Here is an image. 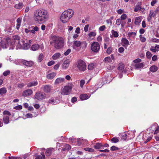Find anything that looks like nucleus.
Returning a JSON list of instances; mask_svg holds the SVG:
<instances>
[{
  "label": "nucleus",
  "mask_w": 159,
  "mask_h": 159,
  "mask_svg": "<svg viewBox=\"0 0 159 159\" xmlns=\"http://www.w3.org/2000/svg\"><path fill=\"white\" fill-rule=\"evenodd\" d=\"M85 83V81L84 80H81L80 81V87L82 88L83 87V85Z\"/></svg>",
  "instance_id": "nucleus-55"
},
{
  "label": "nucleus",
  "mask_w": 159,
  "mask_h": 159,
  "mask_svg": "<svg viewBox=\"0 0 159 159\" xmlns=\"http://www.w3.org/2000/svg\"><path fill=\"white\" fill-rule=\"evenodd\" d=\"M121 42L125 45H129V42L126 38H122L121 40Z\"/></svg>",
  "instance_id": "nucleus-32"
},
{
  "label": "nucleus",
  "mask_w": 159,
  "mask_h": 159,
  "mask_svg": "<svg viewBox=\"0 0 159 159\" xmlns=\"http://www.w3.org/2000/svg\"><path fill=\"white\" fill-rule=\"evenodd\" d=\"M8 158L9 159H19V157H9Z\"/></svg>",
  "instance_id": "nucleus-63"
},
{
  "label": "nucleus",
  "mask_w": 159,
  "mask_h": 159,
  "mask_svg": "<svg viewBox=\"0 0 159 159\" xmlns=\"http://www.w3.org/2000/svg\"><path fill=\"white\" fill-rule=\"evenodd\" d=\"M34 97L38 100L41 101L45 98L46 95L43 93L39 91L36 93Z\"/></svg>",
  "instance_id": "nucleus-7"
},
{
  "label": "nucleus",
  "mask_w": 159,
  "mask_h": 159,
  "mask_svg": "<svg viewBox=\"0 0 159 159\" xmlns=\"http://www.w3.org/2000/svg\"><path fill=\"white\" fill-rule=\"evenodd\" d=\"M69 146L68 144H66V147H65V148H63L62 150L63 151H64L66 150H67V151H68L69 150Z\"/></svg>",
  "instance_id": "nucleus-51"
},
{
  "label": "nucleus",
  "mask_w": 159,
  "mask_h": 159,
  "mask_svg": "<svg viewBox=\"0 0 159 159\" xmlns=\"http://www.w3.org/2000/svg\"><path fill=\"white\" fill-rule=\"evenodd\" d=\"M74 45L73 46V48L76 49V47H79L81 45V42L78 41H75L73 42Z\"/></svg>",
  "instance_id": "nucleus-17"
},
{
  "label": "nucleus",
  "mask_w": 159,
  "mask_h": 159,
  "mask_svg": "<svg viewBox=\"0 0 159 159\" xmlns=\"http://www.w3.org/2000/svg\"><path fill=\"white\" fill-rule=\"evenodd\" d=\"M116 23L117 25H119L121 23L120 20V19H117L116 20Z\"/></svg>",
  "instance_id": "nucleus-62"
},
{
  "label": "nucleus",
  "mask_w": 159,
  "mask_h": 159,
  "mask_svg": "<svg viewBox=\"0 0 159 159\" xmlns=\"http://www.w3.org/2000/svg\"><path fill=\"white\" fill-rule=\"evenodd\" d=\"M128 36L129 37L128 39H130L131 38H135V36L136 35V33L135 32H129L128 33Z\"/></svg>",
  "instance_id": "nucleus-20"
},
{
  "label": "nucleus",
  "mask_w": 159,
  "mask_h": 159,
  "mask_svg": "<svg viewBox=\"0 0 159 159\" xmlns=\"http://www.w3.org/2000/svg\"><path fill=\"white\" fill-rule=\"evenodd\" d=\"M39 30V28L37 26H35L31 30H29L28 29H25V32L26 33H28L29 32L31 33L34 34L35 33V31H37Z\"/></svg>",
  "instance_id": "nucleus-11"
},
{
  "label": "nucleus",
  "mask_w": 159,
  "mask_h": 159,
  "mask_svg": "<svg viewBox=\"0 0 159 159\" xmlns=\"http://www.w3.org/2000/svg\"><path fill=\"white\" fill-rule=\"evenodd\" d=\"M91 48L93 52H94L97 53L100 49V45L97 42H94L91 44Z\"/></svg>",
  "instance_id": "nucleus-6"
},
{
  "label": "nucleus",
  "mask_w": 159,
  "mask_h": 159,
  "mask_svg": "<svg viewBox=\"0 0 159 159\" xmlns=\"http://www.w3.org/2000/svg\"><path fill=\"white\" fill-rule=\"evenodd\" d=\"M10 71L9 70H7V71H5L3 73V75L4 76H6L7 75H8L10 73Z\"/></svg>",
  "instance_id": "nucleus-50"
},
{
  "label": "nucleus",
  "mask_w": 159,
  "mask_h": 159,
  "mask_svg": "<svg viewBox=\"0 0 159 159\" xmlns=\"http://www.w3.org/2000/svg\"><path fill=\"white\" fill-rule=\"evenodd\" d=\"M141 9V7L139 5H137L135 7L134 9V11L135 12H137L139 10H140Z\"/></svg>",
  "instance_id": "nucleus-44"
},
{
  "label": "nucleus",
  "mask_w": 159,
  "mask_h": 159,
  "mask_svg": "<svg viewBox=\"0 0 159 159\" xmlns=\"http://www.w3.org/2000/svg\"><path fill=\"white\" fill-rule=\"evenodd\" d=\"M20 39V37L18 35H15L13 37V41L15 43L17 44V47L18 48H20L22 46Z\"/></svg>",
  "instance_id": "nucleus-8"
},
{
  "label": "nucleus",
  "mask_w": 159,
  "mask_h": 159,
  "mask_svg": "<svg viewBox=\"0 0 159 159\" xmlns=\"http://www.w3.org/2000/svg\"><path fill=\"white\" fill-rule=\"evenodd\" d=\"M96 35V34L94 32H91L89 34V36L90 37H94Z\"/></svg>",
  "instance_id": "nucleus-45"
},
{
  "label": "nucleus",
  "mask_w": 159,
  "mask_h": 159,
  "mask_svg": "<svg viewBox=\"0 0 159 159\" xmlns=\"http://www.w3.org/2000/svg\"><path fill=\"white\" fill-rule=\"evenodd\" d=\"M34 16L35 20L38 23H43L48 20L49 14L45 9L38 10L34 12Z\"/></svg>",
  "instance_id": "nucleus-1"
},
{
  "label": "nucleus",
  "mask_w": 159,
  "mask_h": 159,
  "mask_svg": "<svg viewBox=\"0 0 159 159\" xmlns=\"http://www.w3.org/2000/svg\"><path fill=\"white\" fill-rule=\"evenodd\" d=\"M70 61L69 59L66 60L62 64V67L63 68L66 69L69 65Z\"/></svg>",
  "instance_id": "nucleus-18"
},
{
  "label": "nucleus",
  "mask_w": 159,
  "mask_h": 159,
  "mask_svg": "<svg viewBox=\"0 0 159 159\" xmlns=\"http://www.w3.org/2000/svg\"><path fill=\"white\" fill-rule=\"evenodd\" d=\"M124 51V48L122 47H120L118 49V52L120 53H122Z\"/></svg>",
  "instance_id": "nucleus-58"
},
{
  "label": "nucleus",
  "mask_w": 159,
  "mask_h": 159,
  "mask_svg": "<svg viewBox=\"0 0 159 159\" xmlns=\"http://www.w3.org/2000/svg\"><path fill=\"white\" fill-rule=\"evenodd\" d=\"M119 139L116 137H114L111 139V142L114 143H117L119 142Z\"/></svg>",
  "instance_id": "nucleus-41"
},
{
  "label": "nucleus",
  "mask_w": 159,
  "mask_h": 159,
  "mask_svg": "<svg viewBox=\"0 0 159 159\" xmlns=\"http://www.w3.org/2000/svg\"><path fill=\"white\" fill-rule=\"evenodd\" d=\"M103 61L107 63L111 62L112 61L111 57H105Z\"/></svg>",
  "instance_id": "nucleus-37"
},
{
  "label": "nucleus",
  "mask_w": 159,
  "mask_h": 159,
  "mask_svg": "<svg viewBox=\"0 0 159 159\" xmlns=\"http://www.w3.org/2000/svg\"><path fill=\"white\" fill-rule=\"evenodd\" d=\"M87 45V43H86L85 41H82L81 42V45L82 46V47L83 49H85Z\"/></svg>",
  "instance_id": "nucleus-36"
},
{
  "label": "nucleus",
  "mask_w": 159,
  "mask_h": 159,
  "mask_svg": "<svg viewBox=\"0 0 159 159\" xmlns=\"http://www.w3.org/2000/svg\"><path fill=\"white\" fill-rule=\"evenodd\" d=\"M51 86L49 85H46L43 86V90L45 93H49L51 91Z\"/></svg>",
  "instance_id": "nucleus-16"
},
{
  "label": "nucleus",
  "mask_w": 159,
  "mask_h": 159,
  "mask_svg": "<svg viewBox=\"0 0 159 159\" xmlns=\"http://www.w3.org/2000/svg\"><path fill=\"white\" fill-rule=\"evenodd\" d=\"M50 43L54 46L55 48L59 49L62 48L64 45L63 39L56 36H52L51 37Z\"/></svg>",
  "instance_id": "nucleus-2"
},
{
  "label": "nucleus",
  "mask_w": 159,
  "mask_h": 159,
  "mask_svg": "<svg viewBox=\"0 0 159 159\" xmlns=\"http://www.w3.org/2000/svg\"><path fill=\"white\" fill-rule=\"evenodd\" d=\"M111 33L116 38L118 36L119 34L116 31H115L114 30H111Z\"/></svg>",
  "instance_id": "nucleus-39"
},
{
  "label": "nucleus",
  "mask_w": 159,
  "mask_h": 159,
  "mask_svg": "<svg viewBox=\"0 0 159 159\" xmlns=\"http://www.w3.org/2000/svg\"><path fill=\"white\" fill-rule=\"evenodd\" d=\"M124 68V65L122 63H120L118 65V69L119 70L122 71Z\"/></svg>",
  "instance_id": "nucleus-31"
},
{
  "label": "nucleus",
  "mask_w": 159,
  "mask_h": 159,
  "mask_svg": "<svg viewBox=\"0 0 159 159\" xmlns=\"http://www.w3.org/2000/svg\"><path fill=\"white\" fill-rule=\"evenodd\" d=\"M105 28V26L104 25H103L99 27V30L101 31H102L104 30Z\"/></svg>",
  "instance_id": "nucleus-53"
},
{
  "label": "nucleus",
  "mask_w": 159,
  "mask_h": 159,
  "mask_svg": "<svg viewBox=\"0 0 159 159\" xmlns=\"http://www.w3.org/2000/svg\"><path fill=\"white\" fill-rule=\"evenodd\" d=\"M69 10L68 9V10L64 11L61 16L60 20L63 23L67 22L70 19V12L68 11Z\"/></svg>",
  "instance_id": "nucleus-3"
},
{
  "label": "nucleus",
  "mask_w": 159,
  "mask_h": 159,
  "mask_svg": "<svg viewBox=\"0 0 159 159\" xmlns=\"http://www.w3.org/2000/svg\"><path fill=\"white\" fill-rule=\"evenodd\" d=\"M7 90L5 88H2L0 89V94L2 95L6 93Z\"/></svg>",
  "instance_id": "nucleus-35"
},
{
  "label": "nucleus",
  "mask_w": 159,
  "mask_h": 159,
  "mask_svg": "<svg viewBox=\"0 0 159 159\" xmlns=\"http://www.w3.org/2000/svg\"><path fill=\"white\" fill-rule=\"evenodd\" d=\"M69 91L70 86H66L62 89L61 94L64 95H67L69 94Z\"/></svg>",
  "instance_id": "nucleus-9"
},
{
  "label": "nucleus",
  "mask_w": 159,
  "mask_h": 159,
  "mask_svg": "<svg viewBox=\"0 0 159 159\" xmlns=\"http://www.w3.org/2000/svg\"><path fill=\"white\" fill-rule=\"evenodd\" d=\"M157 13L154 11L153 10H151L150 11V13L149 14L147 18V20L148 21H150L152 19V17H155Z\"/></svg>",
  "instance_id": "nucleus-12"
},
{
  "label": "nucleus",
  "mask_w": 159,
  "mask_h": 159,
  "mask_svg": "<svg viewBox=\"0 0 159 159\" xmlns=\"http://www.w3.org/2000/svg\"><path fill=\"white\" fill-rule=\"evenodd\" d=\"M112 48L111 47H109L108 48H107V53L108 54H110L112 52Z\"/></svg>",
  "instance_id": "nucleus-46"
},
{
  "label": "nucleus",
  "mask_w": 159,
  "mask_h": 159,
  "mask_svg": "<svg viewBox=\"0 0 159 159\" xmlns=\"http://www.w3.org/2000/svg\"><path fill=\"white\" fill-rule=\"evenodd\" d=\"M141 21L140 18L139 17H137L135 19L134 23L136 25H139Z\"/></svg>",
  "instance_id": "nucleus-33"
},
{
  "label": "nucleus",
  "mask_w": 159,
  "mask_h": 159,
  "mask_svg": "<svg viewBox=\"0 0 159 159\" xmlns=\"http://www.w3.org/2000/svg\"><path fill=\"white\" fill-rule=\"evenodd\" d=\"M159 131V127H158L157 128H156L155 131L154 133V134H157Z\"/></svg>",
  "instance_id": "nucleus-64"
},
{
  "label": "nucleus",
  "mask_w": 159,
  "mask_h": 159,
  "mask_svg": "<svg viewBox=\"0 0 159 159\" xmlns=\"http://www.w3.org/2000/svg\"><path fill=\"white\" fill-rule=\"evenodd\" d=\"M143 66V63H138L135 64L134 67L135 69L141 68Z\"/></svg>",
  "instance_id": "nucleus-29"
},
{
  "label": "nucleus",
  "mask_w": 159,
  "mask_h": 159,
  "mask_svg": "<svg viewBox=\"0 0 159 159\" xmlns=\"http://www.w3.org/2000/svg\"><path fill=\"white\" fill-rule=\"evenodd\" d=\"M149 70L151 72H155L157 70L158 67L155 65H153L150 67Z\"/></svg>",
  "instance_id": "nucleus-24"
},
{
  "label": "nucleus",
  "mask_w": 159,
  "mask_h": 159,
  "mask_svg": "<svg viewBox=\"0 0 159 159\" xmlns=\"http://www.w3.org/2000/svg\"><path fill=\"white\" fill-rule=\"evenodd\" d=\"M146 55L147 57L148 58H151L152 56V55L151 53L150 52H149V51H148L146 52Z\"/></svg>",
  "instance_id": "nucleus-48"
},
{
  "label": "nucleus",
  "mask_w": 159,
  "mask_h": 159,
  "mask_svg": "<svg viewBox=\"0 0 159 159\" xmlns=\"http://www.w3.org/2000/svg\"><path fill=\"white\" fill-rule=\"evenodd\" d=\"M41 155H39L37 156L35 159H45V156L44 154L41 153Z\"/></svg>",
  "instance_id": "nucleus-34"
},
{
  "label": "nucleus",
  "mask_w": 159,
  "mask_h": 159,
  "mask_svg": "<svg viewBox=\"0 0 159 159\" xmlns=\"http://www.w3.org/2000/svg\"><path fill=\"white\" fill-rule=\"evenodd\" d=\"M127 18L126 15L125 14H123L121 16L120 18L121 20H124Z\"/></svg>",
  "instance_id": "nucleus-57"
},
{
  "label": "nucleus",
  "mask_w": 159,
  "mask_h": 159,
  "mask_svg": "<svg viewBox=\"0 0 159 159\" xmlns=\"http://www.w3.org/2000/svg\"><path fill=\"white\" fill-rule=\"evenodd\" d=\"M141 61V60L139 58L137 59L134 61V62L135 63H139Z\"/></svg>",
  "instance_id": "nucleus-56"
},
{
  "label": "nucleus",
  "mask_w": 159,
  "mask_h": 159,
  "mask_svg": "<svg viewBox=\"0 0 159 159\" xmlns=\"http://www.w3.org/2000/svg\"><path fill=\"white\" fill-rule=\"evenodd\" d=\"M140 41L142 43L145 42L146 41L145 38L142 35H140L139 36Z\"/></svg>",
  "instance_id": "nucleus-38"
},
{
  "label": "nucleus",
  "mask_w": 159,
  "mask_h": 159,
  "mask_svg": "<svg viewBox=\"0 0 159 159\" xmlns=\"http://www.w3.org/2000/svg\"><path fill=\"white\" fill-rule=\"evenodd\" d=\"M56 74L55 73L52 72L47 75V78L49 80H52L56 76Z\"/></svg>",
  "instance_id": "nucleus-19"
},
{
  "label": "nucleus",
  "mask_w": 159,
  "mask_h": 159,
  "mask_svg": "<svg viewBox=\"0 0 159 159\" xmlns=\"http://www.w3.org/2000/svg\"><path fill=\"white\" fill-rule=\"evenodd\" d=\"M11 39L9 38H7L1 40L0 46L3 48H6L8 47L9 45L12 44L11 43Z\"/></svg>",
  "instance_id": "nucleus-4"
},
{
  "label": "nucleus",
  "mask_w": 159,
  "mask_h": 159,
  "mask_svg": "<svg viewBox=\"0 0 159 159\" xmlns=\"http://www.w3.org/2000/svg\"><path fill=\"white\" fill-rule=\"evenodd\" d=\"M80 98L81 100H86L89 98L88 96L86 94H83L80 96Z\"/></svg>",
  "instance_id": "nucleus-25"
},
{
  "label": "nucleus",
  "mask_w": 159,
  "mask_h": 159,
  "mask_svg": "<svg viewBox=\"0 0 159 159\" xmlns=\"http://www.w3.org/2000/svg\"><path fill=\"white\" fill-rule=\"evenodd\" d=\"M77 67L80 70L84 71L86 68V65L84 61L80 60L78 61Z\"/></svg>",
  "instance_id": "nucleus-5"
},
{
  "label": "nucleus",
  "mask_w": 159,
  "mask_h": 159,
  "mask_svg": "<svg viewBox=\"0 0 159 159\" xmlns=\"http://www.w3.org/2000/svg\"><path fill=\"white\" fill-rule=\"evenodd\" d=\"M32 93V90L29 89L25 90L23 93L22 95L23 96H27L31 95Z\"/></svg>",
  "instance_id": "nucleus-14"
},
{
  "label": "nucleus",
  "mask_w": 159,
  "mask_h": 159,
  "mask_svg": "<svg viewBox=\"0 0 159 159\" xmlns=\"http://www.w3.org/2000/svg\"><path fill=\"white\" fill-rule=\"evenodd\" d=\"M38 83L37 81H33L28 84L27 86L30 87L37 85Z\"/></svg>",
  "instance_id": "nucleus-22"
},
{
  "label": "nucleus",
  "mask_w": 159,
  "mask_h": 159,
  "mask_svg": "<svg viewBox=\"0 0 159 159\" xmlns=\"http://www.w3.org/2000/svg\"><path fill=\"white\" fill-rule=\"evenodd\" d=\"M39 48V46L38 44H34L31 47V49L33 51H36L38 50Z\"/></svg>",
  "instance_id": "nucleus-28"
},
{
  "label": "nucleus",
  "mask_w": 159,
  "mask_h": 159,
  "mask_svg": "<svg viewBox=\"0 0 159 159\" xmlns=\"http://www.w3.org/2000/svg\"><path fill=\"white\" fill-rule=\"evenodd\" d=\"M22 108V107L21 105H18L14 107V109L16 110L21 109Z\"/></svg>",
  "instance_id": "nucleus-52"
},
{
  "label": "nucleus",
  "mask_w": 159,
  "mask_h": 159,
  "mask_svg": "<svg viewBox=\"0 0 159 159\" xmlns=\"http://www.w3.org/2000/svg\"><path fill=\"white\" fill-rule=\"evenodd\" d=\"M23 6L22 3L19 2L18 3L16 4L15 5L14 7L17 9H20L23 8Z\"/></svg>",
  "instance_id": "nucleus-23"
},
{
  "label": "nucleus",
  "mask_w": 159,
  "mask_h": 159,
  "mask_svg": "<svg viewBox=\"0 0 159 159\" xmlns=\"http://www.w3.org/2000/svg\"><path fill=\"white\" fill-rule=\"evenodd\" d=\"M89 26V25L88 24L85 25L84 28V30L85 32H87L88 31Z\"/></svg>",
  "instance_id": "nucleus-54"
},
{
  "label": "nucleus",
  "mask_w": 159,
  "mask_h": 159,
  "mask_svg": "<svg viewBox=\"0 0 159 159\" xmlns=\"http://www.w3.org/2000/svg\"><path fill=\"white\" fill-rule=\"evenodd\" d=\"M21 43L22 44V46L20 48H22L24 49L27 50L30 47V43H25V41L24 40H22Z\"/></svg>",
  "instance_id": "nucleus-10"
},
{
  "label": "nucleus",
  "mask_w": 159,
  "mask_h": 159,
  "mask_svg": "<svg viewBox=\"0 0 159 159\" xmlns=\"http://www.w3.org/2000/svg\"><path fill=\"white\" fill-rule=\"evenodd\" d=\"M84 150L86 151H89L91 152H93L94 151V150L93 149L89 148H84Z\"/></svg>",
  "instance_id": "nucleus-40"
},
{
  "label": "nucleus",
  "mask_w": 159,
  "mask_h": 159,
  "mask_svg": "<svg viewBox=\"0 0 159 159\" xmlns=\"http://www.w3.org/2000/svg\"><path fill=\"white\" fill-rule=\"evenodd\" d=\"M119 148L114 146H113L110 148V150L112 151H114L118 150Z\"/></svg>",
  "instance_id": "nucleus-43"
},
{
  "label": "nucleus",
  "mask_w": 159,
  "mask_h": 159,
  "mask_svg": "<svg viewBox=\"0 0 159 159\" xmlns=\"http://www.w3.org/2000/svg\"><path fill=\"white\" fill-rule=\"evenodd\" d=\"M53 149L52 148L47 149L45 152L46 156H50L52 153Z\"/></svg>",
  "instance_id": "nucleus-21"
},
{
  "label": "nucleus",
  "mask_w": 159,
  "mask_h": 159,
  "mask_svg": "<svg viewBox=\"0 0 159 159\" xmlns=\"http://www.w3.org/2000/svg\"><path fill=\"white\" fill-rule=\"evenodd\" d=\"M21 61L23 65L27 66H31L34 64V62L32 61H28L25 60H22Z\"/></svg>",
  "instance_id": "nucleus-13"
},
{
  "label": "nucleus",
  "mask_w": 159,
  "mask_h": 159,
  "mask_svg": "<svg viewBox=\"0 0 159 159\" xmlns=\"http://www.w3.org/2000/svg\"><path fill=\"white\" fill-rule=\"evenodd\" d=\"M65 79L64 78H58L55 80L54 82V84L56 85L62 83L65 81Z\"/></svg>",
  "instance_id": "nucleus-15"
},
{
  "label": "nucleus",
  "mask_w": 159,
  "mask_h": 159,
  "mask_svg": "<svg viewBox=\"0 0 159 159\" xmlns=\"http://www.w3.org/2000/svg\"><path fill=\"white\" fill-rule=\"evenodd\" d=\"M103 146L102 144L99 143H97L94 146V148L95 149H99L101 147Z\"/></svg>",
  "instance_id": "nucleus-27"
},
{
  "label": "nucleus",
  "mask_w": 159,
  "mask_h": 159,
  "mask_svg": "<svg viewBox=\"0 0 159 159\" xmlns=\"http://www.w3.org/2000/svg\"><path fill=\"white\" fill-rule=\"evenodd\" d=\"M127 134H124L122 135V139L124 140L125 141L127 138Z\"/></svg>",
  "instance_id": "nucleus-59"
},
{
  "label": "nucleus",
  "mask_w": 159,
  "mask_h": 159,
  "mask_svg": "<svg viewBox=\"0 0 159 159\" xmlns=\"http://www.w3.org/2000/svg\"><path fill=\"white\" fill-rule=\"evenodd\" d=\"M80 27H78L76 28V30L75 31V33L77 34H79L80 33Z\"/></svg>",
  "instance_id": "nucleus-61"
},
{
  "label": "nucleus",
  "mask_w": 159,
  "mask_h": 159,
  "mask_svg": "<svg viewBox=\"0 0 159 159\" xmlns=\"http://www.w3.org/2000/svg\"><path fill=\"white\" fill-rule=\"evenodd\" d=\"M55 63L54 61H53L49 62L48 63V65L49 66H50Z\"/></svg>",
  "instance_id": "nucleus-60"
},
{
  "label": "nucleus",
  "mask_w": 159,
  "mask_h": 159,
  "mask_svg": "<svg viewBox=\"0 0 159 159\" xmlns=\"http://www.w3.org/2000/svg\"><path fill=\"white\" fill-rule=\"evenodd\" d=\"M3 122L6 124H8L9 122V117L8 116H4L3 118Z\"/></svg>",
  "instance_id": "nucleus-26"
},
{
  "label": "nucleus",
  "mask_w": 159,
  "mask_h": 159,
  "mask_svg": "<svg viewBox=\"0 0 159 159\" xmlns=\"http://www.w3.org/2000/svg\"><path fill=\"white\" fill-rule=\"evenodd\" d=\"M93 66L94 65L93 63L90 64L88 66V68L89 70H92L94 67Z\"/></svg>",
  "instance_id": "nucleus-47"
},
{
  "label": "nucleus",
  "mask_w": 159,
  "mask_h": 159,
  "mask_svg": "<svg viewBox=\"0 0 159 159\" xmlns=\"http://www.w3.org/2000/svg\"><path fill=\"white\" fill-rule=\"evenodd\" d=\"M43 58V55L41 53L39 54L38 57V60L39 62H41Z\"/></svg>",
  "instance_id": "nucleus-42"
},
{
  "label": "nucleus",
  "mask_w": 159,
  "mask_h": 159,
  "mask_svg": "<svg viewBox=\"0 0 159 159\" xmlns=\"http://www.w3.org/2000/svg\"><path fill=\"white\" fill-rule=\"evenodd\" d=\"M3 114L4 115H8V116H11V113L8 111H5L3 112Z\"/></svg>",
  "instance_id": "nucleus-49"
},
{
  "label": "nucleus",
  "mask_w": 159,
  "mask_h": 159,
  "mask_svg": "<svg viewBox=\"0 0 159 159\" xmlns=\"http://www.w3.org/2000/svg\"><path fill=\"white\" fill-rule=\"evenodd\" d=\"M60 56L61 54L60 53H56L53 55L52 58L53 60H56Z\"/></svg>",
  "instance_id": "nucleus-30"
}]
</instances>
